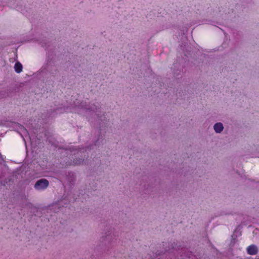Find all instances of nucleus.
Returning a JSON list of instances; mask_svg holds the SVG:
<instances>
[{
	"instance_id": "f257e3e1",
	"label": "nucleus",
	"mask_w": 259,
	"mask_h": 259,
	"mask_svg": "<svg viewBox=\"0 0 259 259\" xmlns=\"http://www.w3.org/2000/svg\"><path fill=\"white\" fill-rule=\"evenodd\" d=\"M31 166V161L30 163L27 164L25 161V163L23 165L22 170L20 169L19 170L14 171L11 175L5 178L4 180L0 181V189H2V186H6L7 185L10 186L20 182L23 177L22 174L23 172L25 175H31L32 172Z\"/></svg>"
},
{
	"instance_id": "f03ea898",
	"label": "nucleus",
	"mask_w": 259,
	"mask_h": 259,
	"mask_svg": "<svg viewBox=\"0 0 259 259\" xmlns=\"http://www.w3.org/2000/svg\"><path fill=\"white\" fill-rule=\"evenodd\" d=\"M0 125L11 127L21 135V133L28 134V131L24 126L18 122L8 120H0Z\"/></svg>"
},
{
	"instance_id": "7ed1b4c3",
	"label": "nucleus",
	"mask_w": 259,
	"mask_h": 259,
	"mask_svg": "<svg viewBox=\"0 0 259 259\" xmlns=\"http://www.w3.org/2000/svg\"><path fill=\"white\" fill-rule=\"evenodd\" d=\"M19 2L17 3V5L16 6V9L17 11H20L23 15H25L27 17L28 19L31 21L32 18L31 15L32 13V11L31 8L30 4H18Z\"/></svg>"
},
{
	"instance_id": "20e7f679",
	"label": "nucleus",
	"mask_w": 259,
	"mask_h": 259,
	"mask_svg": "<svg viewBox=\"0 0 259 259\" xmlns=\"http://www.w3.org/2000/svg\"><path fill=\"white\" fill-rule=\"evenodd\" d=\"M36 132L33 131V134L36 133L37 135L36 136V138L38 140L37 142L36 140L35 139V142L36 144H39L41 143L40 141L42 139L45 137H47L49 134V131L44 127H39L38 129H36Z\"/></svg>"
},
{
	"instance_id": "39448f33",
	"label": "nucleus",
	"mask_w": 259,
	"mask_h": 259,
	"mask_svg": "<svg viewBox=\"0 0 259 259\" xmlns=\"http://www.w3.org/2000/svg\"><path fill=\"white\" fill-rule=\"evenodd\" d=\"M49 185V182L46 179H40L37 181L34 184V188L37 190L46 189Z\"/></svg>"
},
{
	"instance_id": "423d86ee",
	"label": "nucleus",
	"mask_w": 259,
	"mask_h": 259,
	"mask_svg": "<svg viewBox=\"0 0 259 259\" xmlns=\"http://www.w3.org/2000/svg\"><path fill=\"white\" fill-rule=\"evenodd\" d=\"M247 252L250 255H255L257 253L258 250L254 245H251L247 248Z\"/></svg>"
},
{
	"instance_id": "0eeeda50",
	"label": "nucleus",
	"mask_w": 259,
	"mask_h": 259,
	"mask_svg": "<svg viewBox=\"0 0 259 259\" xmlns=\"http://www.w3.org/2000/svg\"><path fill=\"white\" fill-rule=\"evenodd\" d=\"M214 130L217 133H221L223 129V124L221 122H217L213 126Z\"/></svg>"
},
{
	"instance_id": "6e6552de",
	"label": "nucleus",
	"mask_w": 259,
	"mask_h": 259,
	"mask_svg": "<svg viewBox=\"0 0 259 259\" xmlns=\"http://www.w3.org/2000/svg\"><path fill=\"white\" fill-rule=\"evenodd\" d=\"M14 68L15 72L17 73H19L22 71L23 65L20 62L16 61Z\"/></svg>"
},
{
	"instance_id": "1a4fd4ad",
	"label": "nucleus",
	"mask_w": 259,
	"mask_h": 259,
	"mask_svg": "<svg viewBox=\"0 0 259 259\" xmlns=\"http://www.w3.org/2000/svg\"><path fill=\"white\" fill-rule=\"evenodd\" d=\"M10 90L4 89L0 91V99L6 98L9 95Z\"/></svg>"
},
{
	"instance_id": "9d476101",
	"label": "nucleus",
	"mask_w": 259,
	"mask_h": 259,
	"mask_svg": "<svg viewBox=\"0 0 259 259\" xmlns=\"http://www.w3.org/2000/svg\"><path fill=\"white\" fill-rule=\"evenodd\" d=\"M84 159L82 158H77L74 159L73 163L74 165H79L83 163Z\"/></svg>"
},
{
	"instance_id": "9b49d317",
	"label": "nucleus",
	"mask_w": 259,
	"mask_h": 259,
	"mask_svg": "<svg viewBox=\"0 0 259 259\" xmlns=\"http://www.w3.org/2000/svg\"><path fill=\"white\" fill-rule=\"evenodd\" d=\"M4 6L0 5V11H2L3 10Z\"/></svg>"
},
{
	"instance_id": "f8f14e48",
	"label": "nucleus",
	"mask_w": 259,
	"mask_h": 259,
	"mask_svg": "<svg viewBox=\"0 0 259 259\" xmlns=\"http://www.w3.org/2000/svg\"><path fill=\"white\" fill-rule=\"evenodd\" d=\"M30 145H31V147L32 145V142L31 141V139L30 137Z\"/></svg>"
},
{
	"instance_id": "ddd939ff",
	"label": "nucleus",
	"mask_w": 259,
	"mask_h": 259,
	"mask_svg": "<svg viewBox=\"0 0 259 259\" xmlns=\"http://www.w3.org/2000/svg\"><path fill=\"white\" fill-rule=\"evenodd\" d=\"M98 141H99V139L95 142V145H97L98 144L97 143H98Z\"/></svg>"
},
{
	"instance_id": "4468645a",
	"label": "nucleus",
	"mask_w": 259,
	"mask_h": 259,
	"mask_svg": "<svg viewBox=\"0 0 259 259\" xmlns=\"http://www.w3.org/2000/svg\"><path fill=\"white\" fill-rule=\"evenodd\" d=\"M26 148H27V146L26 145ZM26 153H27V155H28L27 148H26Z\"/></svg>"
}]
</instances>
